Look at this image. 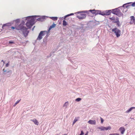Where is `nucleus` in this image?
<instances>
[{"instance_id": "obj_1", "label": "nucleus", "mask_w": 135, "mask_h": 135, "mask_svg": "<svg viewBox=\"0 0 135 135\" xmlns=\"http://www.w3.org/2000/svg\"><path fill=\"white\" fill-rule=\"evenodd\" d=\"M15 28L18 30H21L25 37H26L28 35L29 31L27 30V28L25 26V25L23 23H21L19 25H16Z\"/></svg>"}, {"instance_id": "obj_2", "label": "nucleus", "mask_w": 135, "mask_h": 135, "mask_svg": "<svg viewBox=\"0 0 135 135\" xmlns=\"http://www.w3.org/2000/svg\"><path fill=\"white\" fill-rule=\"evenodd\" d=\"M88 12L87 11H83L82 12H78L75 13L76 14H78V15L76 16L80 20H83L86 17V15L84 13H87Z\"/></svg>"}, {"instance_id": "obj_3", "label": "nucleus", "mask_w": 135, "mask_h": 135, "mask_svg": "<svg viewBox=\"0 0 135 135\" xmlns=\"http://www.w3.org/2000/svg\"><path fill=\"white\" fill-rule=\"evenodd\" d=\"M112 31L114 32L117 37H118L120 36L121 34V31L118 28H113L112 29Z\"/></svg>"}, {"instance_id": "obj_4", "label": "nucleus", "mask_w": 135, "mask_h": 135, "mask_svg": "<svg viewBox=\"0 0 135 135\" xmlns=\"http://www.w3.org/2000/svg\"><path fill=\"white\" fill-rule=\"evenodd\" d=\"M34 20L33 19H31L27 21L26 23V25L28 28H30L33 24Z\"/></svg>"}, {"instance_id": "obj_5", "label": "nucleus", "mask_w": 135, "mask_h": 135, "mask_svg": "<svg viewBox=\"0 0 135 135\" xmlns=\"http://www.w3.org/2000/svg\"><path fill=\"white\" fill-rule=\"evenodd\" d=\"M46 32V31H41L39 34V35L37 38V39L38 40H40L42 38V36L44 35L45 34L44 33V32Z\"/></svg>"}, {"instance_id": "obj_6", "label": "nucleus", "mask_w": 135, "mask_h": 135, "mask_svg": "<svg viewBox=\"0 0 135 135\" xmlns=\"http://www.w3.org/2000/svg\"><path fill=\"white\" fill-rule=\"evenodd\" d=\"M98 128L100 129L101 131H102L110 129H111V127L110 126H109L107 127H105L103 126H102L101 127H98Z\"/></svg>"}, {"instance_id": "obj_7", "label": "nucleus", "mask_w": 135, "mask_h": 135, "mask_svg": "<svg viewBox=\"0 0 135 135\" xmlns=\"http://www.w3.org/2000/svg\"><path fill=\"white\" fill-rule=\"evenodd\" d=\"M131 21L130 23L131 24H135V18L133 16H132L130 17Z\"/></svg>"}, {"instance_id": "obj_8", "label": "nucleus", "mask_w": 135, "mask_h": 135, "mask_svg": "<svg viewBox=\"0 0 135 135\" xmlns=\"http://www.w3.org/2000/svg\"><path fill=\"white\" fill-rule=\"evenodd\" d=\"M88 123L91 124L95 125L96 124V122L95 120H90L88 122Z\"/></svg>"}, {"instance_id": "obj_9", "label": "nucleus", "mask_w": 135, "mask_h": 135, "mask_svg": "<svg viewBox=\"0 0 135 135\" xmlns=\"http://www.w3.org/2000/svg\"><path fill=\"white\" fill-rule=\"evenodd\" d=\"M119 130L120 132L122 134H123L125 131V129L123 127H120L119 129Z\"/></svg>"}, {"instance_id": "obj_10", "label": "nucleus", "mask_w": 135, "mask_h": 135, "mask_svg": "<svg viewBox=\"0 0 135 135\" xmlns=\"http://www.w3.org/2000/svg\"><path fill=\"white\" fill-rule=\"evenodd\" d=\"M114 23H117V25L118 26H120V22L119 20V18L118 17H116L115 21H113Z\"/></svg>"}, {"instance_id": "obj_11", "label": "nucleus", "mask_w": 135, "mask_h": 135, "mask_svg": "<svg viewBox=\"0 0 135 135\" xmlns=\"http://www.w3.org/2000/svg\"><path fill=\"white\" fill-rule=\"evenodd\" d=\"M3 71L4 73V74H6L7 73H9L8 75H11L12 73L11 71V70L7 71L6 70H5L4 69H3Z\"/></svg>"}, {"instance_id": "obj_12", "label": "nucleus", "mask_w": 135, "mask_h": 135, "mask_svg": "<svg viewBox=\"0 0 135 135\" xmlns=\"http://www.w3.org/2000/svg\"><path fill=\"white\" fill-rule=\"evenodd\" d=\"M105 15H110L112 12L111 10H107L105 11Z\"/></svg>"}, {"instance_id": "obj_13", "label": "nucleus", "mask_w": 135, "mask_h": 135, "mask_svg": "<svg viewBox=\"0 0 135 135\" xmlns=\"http://www.w3.org/2000/svg\"><path fill=\"white\" fill-rule=\"evenodd\" d=\"M31 120L35 124L38 125L39 124V123L37 120L36 119H34L32 120Z\"/></svg>"}, {"instance_id": "obj_14", "label": "nucleus", "mask_w": 135, "mask_h": 135, "mask_svg": "<svg viewBox=\"0 0 135 135\" xmlns=\"http://www.w3.org/2000/svg\"><path fill=\"white\" fill-rule=\"evenodd\" d=\"M118 10L117 9H115L112 10V12L113 13L115 14H116L117 12V11Z\"/></svg>"}, {"instance_id": "obj_15", "label": "nucleus", "mask_w": 135, "mask_h": 135, "mask_svg": "<svg viewBox=\"0 0 135 135\" xmlns=\"http://www.w3.org/2000/svg\"><path fill=\"white\" fill-rule=\"evenodd\" d=\"M56 24L54 23L52 25L50 26L48 31H50L52 28H54Z\"/></svg>"}, {"instance_id": "obj_16", "label": "nucleus", "mask_w": 135, "mask_h": 135, "mask_svg": "<svg viewBox=\"0 0 135 135\" xmlns=\"http://www.w3.org/2000/svg\"><path fill=\"white\" fill-rule=\"evenodd\" d=\"M135 109V107H132L131 108L126 111V113H128L130 111H131L133 109Z\"/></svg>"}, {"instance_id": "obj_17", "label": "nucleus", "mask_w": 135, "mask_h": 135, "mask_svg": "<svg viewBox=\"0 0 135 135\" xmlns=\"http://www.w3.org/2000/svg\"><path fill=\"white\" fill-rule=\"evenodd\" d=\"M79 118V117H78L77 118H75L73 122V125H74L78 120Z\"/></svg>"}, {"instance_id": "obj_18", "label": "nucleus", "mask_w": 135, "mask_h": 135, "mask_svg": "<svg viewBox=\"0 0 135 135\" xmlns=\"http://www.w3.org/2000/svg\"><path fill=\"white\" fill-rule=\"evenodd\" d=\"M89 11L91 12L93 14H95V10L94 9L93 10H90Z\"/></svg>"}, {"instance_id": "obj_19", "label": "nucleus", "mask_w": 135, "mask_h": 135, "mask_svg": "<svg viewBox=\"0 0 135 135\" xmlns=\"http://www.w3.org/2000/svg\"><path fill=\"white\" fill-rule=\"evenodd\" d=\"M51 18L54 21H56L57 20V17H51Z\"/></svg>"}, {"instance_id": "obj_20", "label": "nucleus", "mask_w": 135, "mask_h": 135, "mask_svg": "<svg viewBox=\"0 0 135 135\" xmlns=\"http://www.w3.org/2000/svg\"><path fill=\"white\" fill-rule=\"evenodd\" d=\"M109 19L111 21H115L116 18H115V17H112L110 18Z\"/></svg>"}, {"instance_id": "obj_21", "label": "nucleus", "mask_w": 135, "mask_h": 135, "mask_svg": "<svg viewBox=\"0 0 135 135\" xmlns=\"http://www.w3.org/2000/svg\"><path fill=\"white\" fill-rule=\"evenodd\" d=\"M117 14H115V15L119 16L121 15V13L119 12V10H118L117 11Z\"/></svg>"}, {"instance_id": "obj_22", "label": "nucleus", "mask_w": 135, "mask_h": 135, "mask_svg": "<svg viewBox=\"0 0 135 135\" xmlns=\"http://www.w3.org/2000/svg\"><path fill=\"white\" fill-rule=\"evenodd\" d=\"M63 25L64 26H66V25H67V23L66 21H65V20H64L63 21Z\"/></svg>"}, {"instance_id": "obj_23", "label": "nucleus", "mask_w": 135, "mask_h": 135, "mask_svg": "<svg viewBox=\"0 0 135 135\" xmlns=\"http://www.w3.org/2000/svg\"><path fill=\"white\" fill-rule=\"evenodd\" d=\"M101 11H98V10H95V14H100V13Z\"/></svg>"}, {"instance_id": "obj_24", "label": "nucleus", "mask_w": 135, "mask_h": 135, "mask_svg": "<svg viewBox=\"0 0 135 135\" xmlns=\"http://www.w3.org/2000/svg\"><path fill=\"white\" fill-rule=\"evenodd\" d=\"M129 3H126V4H124L123 5V7H126V8H128V6L127 5V4H129Z\"/></svg>"}, {"instance_id": "obj_25", "label": "nucleus", "mask_w": 135, "mask_h": 135, "mask_svg": "<svg viewBox=\"0 0 135 135\" xmlns=\"http://www.w3.org/2000/svg\"><path fill=\"white\" fill-rule=\"evenodd\" d=\"M74 15V13H71L70 14H68L67 15H66L65 16V17L64 18V19H65V18H66V17H68L69 16H71V15Z\"/></svg>"}, {"instance_id": "obj_26", "label": "nucleus", "mask_w": 135, "mask_h": 135, "mask_svg": "<svg viewBox=\"0 0 135 135\" xmlns=\"http://www.w3.org/2000/svg\"><path fill=\"white\" fill-rule=\"evenodd\" d=\"M100 15H102L103 16L105 15V11L103 12H101Z\"/></svg>"}, {"instance_id": "obj_27", "label": "nucleus", "mask_w": 135, "mask_h": 135, "mask_svg": "<svg viewBox=\"0 0 135 135\" xmlns=\"http://www.w3.org/2000/svg\"><path fill=\"white\" fill-rule=\"evenodd\" d=\"M81 100V99L80 98H78L76 99V101L77 102H79Z\"/></svg>"}, {"instance_id": "obj_28", "label": "nucleus", "mask_w": 135, "mask_h": 135, "mask_svg": "<svg viewBox=\"0 0 135 135\" xmlns=\"http://www.w3.org/2000/svg\"><path fill=\"white\" fill-rule=\"evenodd\" d=\"M21 99L20 100L17 101L15 104L14 105V106H15L18 103H19Z\"/></svg>"}, {"instance_id": "obj_29", "label": "nucleus", "mask_w": 135, "mask_h": 135, "mask_svg": "<svg viewBox=\"0 0 135 135\" xmlns=\"http://www.w3.org/2000/svg\"><path fill=\"white\" fill-rule=\"evenodd\" d=\"M109 135H119V134L117 133H112L109 134Z\"/></svg>"}, {"instance_id": "obj_30", "label": "nucleus", "mask_w": 135, "mask_h": 135, "mask_svg": "<svg viewBox=\"0 0 135 135\" xmlns=\"http://www.w3.org/2000/svg\"><path fill=\"white\" fill-rule=\"evenodd\" d=\"M8 26V24H3L2 26V28H3L5 26Z\"/></svg>"}, {"instance_id": "obj_31", "label": "nucleus", "mask_w": 135, "mask_h": 135, "mask_svg": "<svg viewBox=\"0 0 135 135\" xmlns=\"http://www.w3.org/2000/svg\"><path fill=\"white\" fill-rule=\"evenodd\" d=\"M100 119H101V123H103V122L104 121V120L101 117L100 118Z\"/></svg>"}, {"instance_id": "obj_32", "label": "nucleus", "mask_w": 135, "mask_h": 135, "mask_svg": "<svg viewBox=\"0 0 135 135\" xmlns=\"http://www.w3.org/2000/svg\"><path fill=\"white\" fill-rule=\"evenodd\" d=\"M131 6L133 7H135V2L133 3L132 4Z\"/></svg>"}, {"instance_id": "obj_33", "label": "nucleus", "mask_w": 135, "mask_h": 135, "mask_svg": "<svg viewBox=\"0 0 135 135\" xmlns=\"http://www.w3.org/2000/svg\"><path fill=\"white\" fill-rule=\"evenodd\" d=\"M9 43L10 44H14V42L13 41H9Z\"/></svg>"}, {"instance_id": "obj_34", "label": "nucleus", "mask_w": 135, "mask_h": 135, "mask_svg": "<svg viewBox=\"0 0 135 135\" xmlns=\"http://www.w3.org/2000/svg\"><path fill=\"white\" fill-rule=\"evenodd\" d=\"M84 134V133L83 131H81V133L79 135H83Z\"/></svg>"}, {"instance_id": "obj_35", "label": "nucleus", "mask_w": 135, "mask_h": 135, "mask_svg": "<svg viewBox=\"0 0 135 135\" xmlns=\"http://www.w3.org/2000/svg\"><path fill=\"white\" fill-rule=\"evenodd\" d=\"M68 102H66L65 104H64V106H65L66 104H67V105H68Z\"/></svg>"}, {"instance_id": "obj_36", "label": "nucleus", "mask_w": 135, "mask_h": 135, "mask_svg": "<svg viewBox=\"0 0 135 135\" xmlns=\"http://www.w3.org/2000/svg\"><path fill=\"white\" fill-rule=\"evenodd\" d=\"M41 19L40 18H38L37 19V20L38 21H41Z\"/></svg>"}, {"instance_id": "obj_37", "label": "nucleus", "mask_w": 135, "mask_h": 135, "mask_svg": "<svg viewBox=\"0 0 135 135\" xmlns=\"http://www.w3.org/2000/svg\"><path fill=\"white\" fill-rule=\"evenodd\" d=\"M8 65H9V64H8V63H7V64H6V67H7L8 66Z\"/></svg>"}, {"instance_id": "obj_38", "label": "nucleus", "mask_w": 135, "mask_h": 135, "mask_svg": "<svg viewBox=\"0 0 135 135\" xmlns=\"http://www.w3.org/2000/svg\"><path fill=\"white\" fill-rule=\"evenodd\" d=\"M11 28L13 29H14L15 28V27H11Z\"/></svg>"}, {"instance_id": "obj_39", "label": "nucleus", "mask_w": 135, "mask_h": 135, "mask_svg": "<svg viewBox=\"0 0 135 135\" xmlns=\"http://www.w3.org/2000/svg\"><path fill=\"white\" fill-rule=\"evenodd\" d=\"M88 132H87L85 134V135H88Z\"/></svg>"}, {"instance_id": "obj_40", "label": "nucleus", "mask_w": 135, "mask_h": 135, "mask_svg": "<svg viewBox=\"0 0 135 135\" xmlns=\"http://www.w3.org/2000/svg\"><path fill=\"white\" fill-rule=\"evenodd\" d=\"M2 61L3 62L4 61L3 60H2Z\"/></svg>"}, {"instance_id": "obj_41", "label": "nucleus", "mask_w": 135, "mask_h": 135, "mask_svg": "<svg viewBox=\"0 0 135 135\" xmlns=\"http://www.w3.org/2000/svg\"><path fill=\"white\" fill-rule=\"evenodd\" d=\"M3 62V64H4V61Z\"/></svg>"}]
</instances>
